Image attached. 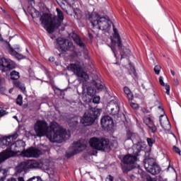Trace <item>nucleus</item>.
Segmentation results:
<instances>
[{
    "label": "nucleus",
    "mask_w": 181,
    "mask_h": 181,
    "mask_svg": "<svg viewBox=\"0 0 181 181\" xmlns=\"http://www.w3.org/2000/svg\"><path fill=\"white\" fill-rule=\"evenodd\" d=\"M96 90L95 89L93 88V87L89 86L87 88V95H90V97H93L95 95Z\"/></svg>",
    "instance_id": "31"
},
{
    "label": "nucleus",
    "mask_w": 181,
    "mask_h": 181,
    "mask_svg": "<svg viewBox=\"0 0 181 181\" xmlns=\"http://www.w3.org/2000/svg\"><path fill=\"white\" fill-rule=\"evenodd\" d=\"M155 165H156V160L151 156V153H146L144 159V168L146 170H148V168H152Z\"/></svg>",
    "instance_id": "16"
},
{
    "label": "nucleus",
    "mask_w": 181,
    "mask_h": 181,
    "mask_svg": "<svg viewBox=\"0 0 181 181\" xmlns=\"http://www.w3.org/2000/svg\"><path fill=\"white\" fill-rule=\"evenodd\" d=\"M124 93L129 101H132V100H134V95L128 86L124 87Z\"/></svg>",
    "instance_id": "26"
},
{
    "label": "nucleus",
    "mask_w": 181,
    "mask_h": 181,
    "mask_svg": "<svg viewBox=\"0 0 181 181\" xmlns=\"http://www.w3.org/2000/svg\"><path fill=\"white\" fill-rule=\"evenodd\" d=\"M45 170H46L47 173H49V167H47Z\"/></svg>",
    "instance_id": "56"
},
{
    "label": "nucleus",
    "mask_w": 181,
    "mask_h": 181,
    "mask_svg": "<svg viewBox=\"0 0 181 181\" xmlns=\"http://www.w3.org/2000/svg\"><path fill=\"white\" fill-rule=\"evenodd\" d=\"M49 62H54V57H49Z\"/></svg>",
    "instance_id": "52"
},
{
    "label": "nucleus",
    "mask_w": 181,
    "mask_h": 181,
    "mask_svg": "<svg viewBox=\"0 0 181 181\" xmlns=\"http://www.w3.org/2000/svg\"><path fill=\"white\" fill-rule=\"evenodd\" d=\"M88 37L90 39V40H92L93 39V35L91 33H88Z\"/></svg>",
    "instance_id": "51"
},
{
    "label": "nucleus",
    "mask_w": 181,
    "mask_h": 181,
    "mask_svg": "<svg viewBox=\"0 0 181 181\" xmlns=\"http://www.w3.org/2000/svg\"><path fill=\"white\" fill-rule=\"evenodd\" d=\"M13 118H17V117H16V116H14Z\"/></svg>",
    "instance_id": "61"
},
{
    "label": "nucleus",
    "mask_w": 181,
    "mask_h": 181,
    "mask_svg": "<svg viewBox=\"0 0 181 181\" xmlns=\"http://www.w3.org/2000/svg\"><path fill=\"white\" fill-rule=\"evenodd\" d=\"M100 100V96H95L93 99V103H94V104H99Z\"/></svg>",
    "instance_id": "41"
},
{
    "label": "nucleus",
    "mask_w": 181,
    "mask_h": 181,
    "mask_svg": "<svg viewBox=\"0 0 181 181\" xmlns=\"http://www.w3.org/2000/svg\"><path fill=\"white\" fill-rule=\"evenodd\" d=\"M7 181H17L16 179L11 177L7 180Z\"/></svg>",
    "instance_id": "50"
},
{
    "label": "nucleus",
    "mask_w": 181,
    "mask_h": 181,
    "mask_svg": "<svg viewBox=\"0 0 181 181\" xmlns=\"http://www.w3.org/2000/svg\"><path fill=\"white\" fill-rule=\"evenodd\" d=\"M25 162L28 170L29 169H37V168H40V164L36 160H31Z\"/></svg>",
    "instance_id": "24"
},
{
    "label": "nucleus",
    "mask_w": 181,
    "mask_h": 181,
    "mask_svg": "<svg viewBox=\"0 0 181 181\" xmlns=\"http://www.w3.org/2000/svg\"><path fill=\"white\" fill-rule=\"evenodd\" d=\"M57 45L62 52H67L73 47V42L62 37L57 39Z\"/></svg>",
    "instance_id": "11"
},
{
    "label": "nucleus",
    "mask_w": 181,
    "mask_h": 181,
    "mask_svg": "<svg viewBox=\"0 0 181 181\" xmlns=\"http://www.w3.org/2000/svg\"><path fill=\"white\" fill-rule=\"evenodd\" d=\"M160 122H162V119L160 118Z\"/></svg>",
    "instance_id": "59"
},
{
    "label": "nucleus",
    "mask_w": 181,
    "mask_h": 181,
    "mask_svg": "<svg viewBox=\"0 0 181 181\" xmlns=\"http://www.w3.org/2000/svg\"><path fill=\"white\" fill-rule=\"evenodd\" d=\"M83 101H85L86 103H88V101H90V100L88 99V100H87V99H86V98L85 97H83Z\"/></svg>",
    "instance_id": "53"
},
{
    "label": "nucleus",
    "mask_w": 181,
    "mask_h": 181,
    "mask_svg": "<svg viewBox=\"0 0 181 181\" xmlns=\"http://www.w3.org/2000/svg\"><path fill=\"white\" fill-rule=\"evenodd\" d=\"M72 146L74 150L72 152L67 153L68 158H71V156H74V155H77V153L83 152V151L87 148V141H86V140H79L78 141L74 142Z\"/></svg>",
    "instance_id": "9"
},
{
    "label": "nucleus",
    "mask_w": 181,
    "mask_h": 181,
    "mask_svg": "<svg viewBox=\"0 0 181 181\" xmlns=\"http://www.w3.org/2000/svg\"><path fill=\"white\" fill-rule=\"evenodd\" d=\"M130 106H131L132 108H133L134 110H138V108H139V106L138 105V104L134 103H130Z\"/></svg>",
    "instance_id": "44"
},
{
    "label": "nucleus",
    "mask_w": 181,
    "mask_h": 181,
    "mask_svg": "<svg viewBox=\"0 0 181 181\" xmlns=\"http://www.w3.org/2000/svg\"><path fill=\"white\" fill-rule=\"evenodd\" d=\"M160 69L161 67L159 65H156L154 67V72L156 73V74L159 75V74L160 73Z\"/></svg>",
    "instance_id": "40"
},
{
    "label": "nucleus",
    "mask_w": 181,
    "mask_h": 181,
    "mask_svg": "<svg viewBox=\"0 0 181 181\" xmlns=\"http://www.w3.org/2000/svg\"><path fill=\"white\" fill-rule=\"evenodd\" d=\"M25 142L22 140L13 143V146L16 147L15 152H23L25 151Z\"/></svg>",
    "instance_id": "23"
},
{
    "label": "nucleus",
    "mask_w": 181,
    "mask_h": 181,
    "mask_svg": "<svg viewBox=\"0 0 181 181\" xmlns=\"http://www.w3.org/2000/svg\"><path fill=\"white\" fill-rule=\"evenodd\" d=\"M146 141H147L148 146L150 148H152V146H153V144H155V139L152 138H147Z\"/></svg>",
    "instance_id": "36"
},
{
    "label": "nucleus",
    "mask_w": 181,
    "mask_h": 181,
    "mask_svg": "<svg viewBox=\"0 0 181 181\" xmlns=\"http://www.w3.org/2000/svg\"><path fill=\"white\" fill-rule=\"evenodd\" d=\"M13 84H14L15 87H16L17 88H20V90H21V91L26 90L25 84L22 83L21 81H16L13 82Z\"/></svg>",
    "instance_id": "29"
},
{
    "label": "nucleus",
    "mask_w": 181,
    "mask_h": 181,
    "mask_svg": "<svg viewBox=\"0 0 181 181\" xmlns=\"http://www.w3.org/2000/svg\"><path fill=\"white\" fill-rule=\"evenodd\" d=\"M83 90H84V86H83Z\"/></svg>",
    "instance_id": "63"
},
{
    "label": "nucleus",
    "mask_w": 181,
    "mask_h": 181,
    "mask_svg": "<svg viewBox=\"0 0 181 181\" xmlns=\"http://www.w3.org/2000/svg\"><path fill=\"white\" fill-rule=\"evenodd\" d=\"M130 74H132V76H134V77H136L138 76V74H136V71L135 70V67H133L131 69Z\"/></svg>",
    "instance_id": "43"
},
{
    "label": "nucleus",
    "mask_w": 181,
    "mask_h": 181,
    "mask_svg": "<svg viewBox=\"0 0 181 181\" xmlns=\"http://www.w3.org/2000/svg\"><path fill=\"white\" fill-rule=\"evenodd\" d=\"M22 104H23V98L21 96V95H18L16 98V105H22Z\"/></svg>",
    "instance_id": "35"
},
{
    "label": "nucleus",
    "mask_w": 181,
    "mask_h": 181,
    "mask_svg": "<svg viewBox=\"0 0 181 181\" xmlns=\"http://www.w3.org/2000/svg\"><path fill=\"white\" fill-rule=\"evenodd\" d=\"M127 139H131L134 145L132 148V153H128L124 156L121 161L123 173H128V172L136 168L135 163L138 161V156H139L141 152L145 149V147L142 145V141H141V138L138 134L132 133L129 130L127 132Z\"/></svg>",
    "instance_id": "2"
},
{
    "label": "nucleus",
    "mask_w": 181,
    "mask_h": 181,
    "mask_svg": "<svg viewBox=\"0 0 181 181\" xmlns=\"http://www.w3.org/2000/svg\"><path fill=\"white\" fill-rule=\"evenodd\" d=\"M71 37L75 43L79 46V47H82V49L85 50V59H90V57H88V51L86 49V44L83 42L81 38H80V37L76 33H74L71 35Z\"/></svg>",
    "instance_id": "14"
},
{
    "label": "nucleus",
    "mask_w": 181,
    "mask_h": 181,
    "mask_svg": "<svg viewBox=\"0 0 181 181\" xmlns=\"http://www.w3.org/2000/svg\"><path fill=\"white\" fill-rule=\"evenodd\" d=\"M10 77L11 80H19V78H21V74H19V72L13 70L10 73Z\"/></svg>",
    "instance_id": "28"
},
{
    "label": "nucleus",
    "mask_w": 181,
    "mask_h": 181,
    "mask_svg": "<svg viewBox=\"0 0 181 181\" xmlns=\"http://www.w3.org/2000/svg\"><path fill=\"white\" fill-rule=\"evenodd\" d=\"M29 2H35V0H28Z\"/></svg>",
    "instance_id": "57"
},
{
    "label": "nucleus",
    "mask_w": 181,
    "mask_h": 181,
    "mask_svg": "<svg viewBox=\"0 0 181 181\" xmlns=\"http://www.w3.org/2000/svg\"><path fill=\"white\" fill-rule=\"evenodd\" d=\"M68 69L72 71L77 77L82 78L83 80V81H88L90 77L88 76V74H87V72L83 71V67H81L80 64H71L68 67Z\"/></svg>",
    "instance_id": "7"
},
{
    "label": "nucleus",
    "mask_w": 181,
    "mask_h": 181,
    "mask_svg": "<svg viewBox=\"0 0 181 181\" xmlns=\"http://www.w3.org/2000/svg\"><path fill=\"white\" fill-rule=\"evenodd\" d=\"M57 16L52 18V16L49 13H44L42 16H40V21L42 25H44L48 33H53L54 29L60 28L62 25V22L64 21V15L60 8H57Z\"/></svg>",
    "instance_id": "3"
},
{
    "label": "nucleus",
    "mask_w": 181,
    "mask_h": 181,
    "mask_svg": "<svg viewBox=\"0 0 181 181\" xmlns=\"http://www.w3.org/2000/svg\"><path fill=\"white\" fill-rule=\"evenodd\" d=\"M164 87L165 90H166L165 93L167 95H170V86L169 84L165 83V86H163Z\"/></svg>",
    "instance_id": "37"
},
{
    "label": "nucleus",
    "mask_w": 181,
    "mask_h": 181,
    "mask_svg": "<svg viewBox=\"0 0 181 181\" xmlns=\"http://www.w3.org/2000/svg\"><path fill=\"white\" fill-rule=\"evenodd\" d=\"M94 86L96 87L97 90H103L104 86L101 84V81L97 80L94 81Z\"/></svg>",
    "instance_id": "33"
},
{
    "label": "nucleus",
    "mask_w": 181,
    "mask_h": 181,
    "mask_svg": "<svg viewBox=\"0 0 181 181\" xmlns=\"http://www.w3.org/2000/svg\"><path fill=\"white\" fill-rule=\"evenodd\" d=\"M6 113V111L3 110H0V117H4Z\"/></svg>",
    "instance_id": "48"
},
{
    "label": "nucleus",
    "mask_w": 181,
    "mask_h": 181,
    "mask_svg": "<svg viewBox=\"0 0 181 181\" xmlns=\"http://www.w3.org/2000/svg\"><path fill=\"white\" fill-rule=\"evenodd\" d=\"M23 11H24V12L26 13V10H25V8H23Z\"/></svg>",
    "instance_id": "58"
},
{
    "label": "nucleus",
    "mask_w": 181,
    "mask_h": 181,
    "mask_svg": "<svg viewBox=\"0 0 181 181\" xmlns=\"http://www.w3.org/2000/svg\"><path fill=\"white\" fill-rule=\"evenodd\" d=\"M112 50L113 53L115 54V56H117V54H115V49L112 48Z\"/></svg>",
    "instance_id": "55"
},
{
    "label": "nucleus",
    "mask_w": 181,
    "mask_h": 181,
    "mask_svg": "<svg viewBox=\"0 0 181 181\" xmlns=\"http://www.w3.org/2000/svg\"><path fill=\"white\" fill-rule=\"evenodd\" d=\"M153 95H154V97H155V96L156 95V94L154 93Z\"/></svg>",
    "instance_id": "62"
},
{
    "label": "nucleus",
    "mask_w": 181,
    "mask_h": 181,
    "mask_svg": "<svg viewBox=\"0 0 181 181\" xmlns=\"http://www.w3.org/2000/svg\"><path fill=\"white\" fill-rule=\"evenodd\" d=\"M27 12L32 16L35 12H36V8L32 6H28L27 8Z\"/></svg>",
    "instance_id": "34"
},
{
    "label": "nucleus",
    "mask_w": 181,
    "mask_h": 181,
    "mask_svg": "<svg viewBox=\"0 0 181 181\" xmlns=\"http://www.w3.org/2000/svg\"><path fill=\"white\" fill-rule=\"evenodd\" d=\"M6 170L0 168V181H4L6 178Z\"/></svg>",
    "instance_id": "32"
},
{
    "label": "nucleus",
    "mask_w": 181,
    "mask_h": 181,
    "mask_svg": "<svg viewBox=\"0 0 181 181\" xmlns=\"http://www.w3.org/2000/svg\"><path fill=\"white\" fill-rule=\"evenodd\" d=\"M28 163L26 161L21 163V164L16 167L17 173H22V172H28Z\"/></svg>",
    "instance_id": "25"
},
{
    "label": "nucleus",
    "mask_w": 181,
    "mask_h": 181,
    "mask_svg": "<svg viewBox=\"0 0 181 181\" xmlns=\"http://www.w3.org/2000/svg\"><path fill=\"white\" fill-rule=\"evenodd\" d=\"M31 16H32L33 19H35V18H40V16H41L40 11L35 9V11H34V13H33V15Z\"/></svg>",
    "instance_id": "38"
},
{
    "label": "nucleus",
    "mask_w": 181,
    "mask_h": 181,
    "mask_svg": "<svg viewBox=\"0 0 181 181\" xmlns=\"http://www.w3.org/2000/svg\"><path fill=\"white\" fill-rule=\"evenodd\" d=\"M69 127L70 128H76L78 125V119L77 117H72L68 121Z\"/></svg>",
    "instance_id": "27"
},
{
    "label": "nucleus",
    "mask_w": 181,
    "mask_h": 181,
    "mask_svg": "<svg viewBox=\"0 0 181 181\" xmlns=\"http://www.w3.org/2000/svg\"><path fill=\"white\" fill-rule=\"evenodd\" d=\"M159 83H160V86H165V84H166L165 82H163V76L159 77Z\"/></svg>",
    "instance_id": "45"
},
{
    "label": "nucleus",
    "mask_w": 181,
    "mask_h": 181,
    "mask_svg": "<svg viewBox=\"0 0 181 181\" xmlns=\"http://www.w3.org/2000/svg\"><path fill=\"white\" fill-rule=\"evenodd\" d=\"M106 181H114V177H112V175H109L106 177Z\"/></svg>",
    "instance_id": "46"
},
{
    "label": "nucleus",
    "mask_w": 181,
    "mask_h": 181,
    "mask_svg": "<svg viewBox=\"0 0 181 181\" xmlns=\"http://www.w3.org/2000/svg\"><path fill=\"white\" fill-rule=\"evenodd\" d=\"M0 36H1V34H0Z\"/></svg>",
    "instance_id": "64"
},
{
    "label": "nucleus",
    "mask_w": 181,
    "mask_h": 181,
    "mask_svg": "<svg viewBox=\"0 0 181 181\" xmlns=\"http://www.w3.org/2000/svg\"><path fill=\"white\" fill-rule=\"evenodd\" d=\"M173 84L176 86H179V84H180L179 81L176 78H174L173 79Z\"/></svg>",
    "instance_id": "47"
},
{
    "label": "nucleus",
    "mask_w": 181,
    "mask_h": 181,
    "mask_svg": "<svg viewBox=\"0 0 181 181\" xmlns=\"http://www.w3.org/2000/svg\"><path fill=\"white\" fill-rule=\"evenodd\" d=\"M63 2L64 11H66V6H71V5H74L76 4V0H64Z\"/></svg>",
    "instance_id": "30"
},
{
    "label": "nucleus",
    "mask_w": 181,
    "mask_h": 181,
    "mask_svg": "<svg viewBox=\"0 0 181 181\" xmlns=\"http://www.w3.org/2000/svg\"><path fill=\"white\" fill-rule=\"evenodd\" d=\"M113 40H112V45H117L120 50L121 59H125V57H128L129 54H131V50L129 49L125 48V47H122V41L121 40V37L118 33V30L113 26Z\"/></svg>",
    "instance_id": "5"
},
{
    "label": "nucleus",
    "mask_w": 181,
    "mask_h": 181,
    "mask_svg": "<svg viewBox=\"0 0 181 181\" xmlns=\"http://www.w3.org/2000/svg\"><path fill=\"white\" fill-rule=\"evenodd\" d=\"M170 73H171L172 76H175V71L171 69Z\"/></svg>",
    "instance_id": "54"
},
{
    "label": "nucleus",
    "mask_w": 181,
    "mask_h": 181,
    "mask_svg": "<svg viewBox=\"0 0 181 181\" xmlns=\"http://www.w3.org/2000/svg\"><path fill=\"white\" fill-rule=\"evenodd\" d=\"M18 181H25V179L23 177H18Z\"/></svg>",
    "instance_id": "49"
},
{
    "label": "nucleus",
    "mask_w": 181,
    "mask_h": 181,
    "mask_svg": "<svg viewBox=\"0 0 181 181\" xmlns=\"http://www.w3.org/2000/svg\"><path fill=\"white\" fill-rule=\"evenodd\" d=\"M173 149L174 152H175V153H178V155L180 156L181 151H180V148H179V147L174 146Z\"/></svg>",
    "instance_id": "42"
},
{
    "label": "nucleus",
    "mask_w": 181,
    "mask_h": 181,
    "mask_svg": "<svg viewBox=\"0 0 181 181\" xmlns=\"http://www.w3.org/2000/svg\"><path fill=\"white\" fill-rule=\"evenodd\" d=\"M12 155H13L12 151H11V149L9 148H7L3 151L2 152H1L0 153V164H1L2 162H5L6 159H9V158H11Z\"/></svg>",
    "instance_id": "19"
},
{
    "label": "nucleus",
    "mask_w": 181,
    "mask_h": 181,
    "mask_svg": "<svg viewBox=\"0 0 181 181\" xmlns=\"http://www.w3.org/2000/svg\"><path fill=\"white\" fill-rule=\"evenodd\" d=\"M88 19L93 28V29H98V30H107L111 26V21L106 19L105 17H100L97 13L88 14Z\"/></svg>",
    "instance_id": "4"
},
{
    "label": "nucleus",
    "mask_w": 181,
    "mask_h": 181,
    "mask_svg": "<svg viewBox=\"0 0 181 181\" xmlns=\"http://www.w3.org/2000/svg\"><path fill=\"white\" fill-rule=\"evenodd\" d=\"M18 138V134H14L11 136H4L0 138V147L3 149H5V148H7L6 149H10L11 152L13 153V155L10 156H13L15 155V151L12 150V146H13V140ZM8 146V147H7Z\"/></svg>",
    "instance_id": "8"
},
{
    "label": "nucleus",
    "mask_w": 181,
    "mask_h": 181,
    "mask_svg": "<svg viewBox=\"0 0 181 181\" xmlns=\"http://www.w3.org/2000/svg\"><path fill=\"white\" fill-rule=\"evenodd\" d=\"M42 154L43 151L36 147H30L22 151V155L25 158H39Z\"/></svg>",
    "instance_id": "10"
},
{
    "label": "nucleus",
    "mask_w": 181,
    "mask_h": 181,
    "mask_svg": "<svg viewBox=\"0 0 181 181\" xmlns=\"http://www.w3.org/2000/svg\"><path fill=\"white\" fill-rule=\"evenodd\" d=\"M146 172L151 173L153 175H159V173L162 172V168H160V166H159V165H158V163H156L154 164V165H153L152 167H150L148 169H147Z\"/></svg>",
    "instance_id": "20"
},
{
    "label": "nucleus",
    "mask_w": 181,
    "mask_h": 181,
    "mask_svg": "<svg viewBox=\"0 0 181 181\" xmlns=\"http://www.w3.org/2000/svg\"><path fill=\"white\" fill-rule=\"evenodd\" d=\"M14 69H16V66L6 58L0 59V70L1 73H8V71H11V70H13Z\"/></svg>",
    "instance_id": "12"
},
{
    "label": "nucleus",
    "mask_w": 181,
    "mask_h": 181,
    "mask_svg": "<svg viewBox=\"0 0 181 181\" xmlns=\"http://www.w3.org/2000/svg\"><path fill=\"white\" fill-rule=\"evenodd\" d=\"M37 136H47L50 142L57 144H62L63 141H66L67 138H70V135H67V132L64 129H60L59 128V124L54 122L47 124V122L45 121H38L34 127Z\"/></svg>",
    "instance_id": "1"
},
{
    "label": "nucleus",
    "mask_w": 181,
    "mask_h": 181,
    "mask_svg": "<svg viewBox=\"0 0 181 181\" xmlns=\"http://www.w3.org/2000/svg\"><path fill=\"white\" fill-rule=\"evenodd\" d=\"M100 124L103 128L108 129L114 127V120H112V117L110 116H104L100 120Z\"/></svg>",
    "instance_id": "15"
},
{
    "label": "nucleus",
    "mask_w": 181,
    "mask_h": 181,
    "mask_svg": "<svg viewBox=\"0 0 181 181\" xmlns=\"http://www.w3.org/2000/svg\"><path fill=\"white\" fill-rule=\"evenodd\" d=\"M8 45V53L11 54V56H14L16 59H18V60H22L23 59H26V57L22 55V54H19L18 52H16L12 47H11V44Z\"/></svg>",
    "instance_id": "21"
},
{
    "label": "nucleus",
    "mask_w": 181,
    "mask_h": 181,
    "mask_svg": "<svg viewBox=\"0 0 181 181\" xmlns=\"http://www.w3.org/2000/svg\"><path fill=\"white\" fill-rule=\"evenodd\" d=\"M101 139L100 138L98 137H92L89 140V144L93 148V149H95L96 151L98 150V148H100V141Z\"/></svg>",
    "instance_id": "22"
},
{
    "label": "nucleus",
    "mask_w": 181,
    "mask_h": 181,
    "mask_svg": "<svg viewBox=\"0 0 181 181\" xmlns=\"http://www.w3.org/2000/svg\"><path fill=\"white\" fill-rule=\"evenodd\" d=\"M55 1L58 4V5H59V6L62 8V9L64 11L63 2L66 4V1L64 0H55Z\"/></svg>",
    "instance_id": "39"
},
{
    "label": "nucleus",
    "mask_w": 181,
    "mask_h": 181,
    "mask_svg": "<svg viewBox=\"0 0 181 181\" xmlns=\"http://www.w3.org/2000/svg\"><path fill=\"white\" fill-rule=\"evenodd\" d=\"M106 111L110 115H118L119 114V105L115 100L110 101L106 107Z\"/></svg>",
    "instance_id": "13"
},
{
    "label": "nucleus",
    "mask_w": 181,
    "mask_h": 181,
    "mask_svg": "<svg viewBox=\"0 0 181 181\" xmlns=\"http://www.w3.org/2000/svg\"><path fill=\"white\" fill-rule=\"evenodd\" d=\"M100 117V111L95 109H90L84 113L83 117L81 119V124L85 127L93 125L95 120Z\"/></svg>",
    "instance_id": "6"
},
{
    "label": "nucleus",
    "mask_w": 181,
    "mask_h": 181,
    "mask_svg": "<svg viewBox=\"0 0 181 181\" xmlns=\"http://www.w3.org/2000/svg\"><path fill=\"white\" fill-rule=\"evenodd\" d=\"M1 76H0V83H1Z\"/></svg>",
    "instance_id": "60"
},
{
    "label": "nucleus",
    "mask_w": 181,
    "mask_h": 181,
    "mask_svg": "<svg viewBox=\"0 0 181 181\" xmlns=\"http://www.w3.org/2000/svg\"><path fill=\"white\" fill-rule=\"evenodd\" d=\"M99 148H98L97 151H105L107 149H110V140L100 137V140L99 141Z\"/></svg>",
    "instance_id": "18"
},
{
    "label": "nucleus",
    "mask_w": 181,
    "mask_h": 181,
    "mask_svg": "<svg viewBox=\"0 0 181 181\" xmlns=\"http://www.w3.org/2000/svg\"><path fill=\"white\" fill-rule=\"evenodd\" d=\"M143 121L152 134H155V132L158 131V127H156L153 121L152 120V119H151V117H144L143 118Z\"/></svg>",
    "instance_id": "17"
}]
</instances>
